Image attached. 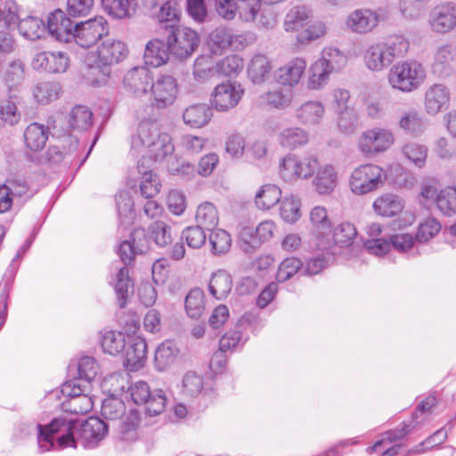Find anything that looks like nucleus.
<instances>
[{"label":"nucleus","instance_id":"59","mask_svg":"<svg viewBox=\"0 0 456 456\" xmlns=\"http://www.w3.org/2000/svg\"><path fill=\"white\" fill-rule=\"evenodd\" d=\"M181 240L186 242L191 248H200L206 242V234L201 226L186 227L181 234Z\"/></svg>","mask_w":456,"mask_h":456},{"label":"nucleus","instance_id":"61","mask_svg":"<svg viewBox=\"0 0 456 456\" xmlns=\"http://www.w3.org/2000/svg\"><path fill=\"white\" fill-rule=\"evenodd\" d=\"M98 364L94 358L91 356H84L79 359L77 363V374L80 380L87 385L95 378L98 372Z\"/></svg>","mask_w":456,"mask_h":456},{"label":"nucleus","instance_id":"17","mask_svg":"<svg viewBox=\"0 0 456 456\" xmlns=\"http://www.w3.org/2000/svg\"><path fill=\"white\" fill-rule=\"evenodd\" d=\"M48 33L60 42H71L75 25L66 13L57 9L51 12L47 19Z\"/></svg>","mask_w":456,"mask_h":456},{"label":"nucleus","instance_id":"16","mask_svg":"<svg viewBox=\"0 0 456 456\" xmlns=\"http://www.w3.org/2000/svg\"><path fill=\"white\" fill-rule=\"evenodd\" d=\"M151 91L153 95V104L158 109H164L171 105L177 94L175 79L168 75L161 76L155 82L152 81Z\"/></svg>","mask_w":456,"mask_h":456},{"label":"nucleus","instance_id":"13","mask_svg":"<svg viewBox=\"0 0 456 456\" xmlns=\"http://www.w3.org/2000/svg\"><path fill=\"white\" fill-rule=\"evenodd\" d=\"M70 60L67 53L40 52L37 53L31 62L34 69L48 73H64L69 67Z\"/></svg>","mask_w":456,"mask_h":456},{"label":"nucleus","instance_id":"48","mask_svg":"<svg viewBox=\"0 0 456 456\" xmlns=\"http://www.w3.org/2000/svg\"><path fill=\"white\" fill-rule=\"evenodd\" d=\"M103 7L116 18L130 17L135 12L134 0H102Z\"/></svg>","mask_w":456,"mask_h":456},{"label":"nucleus","instance_id":"32","mask_svg":"<svg viewBox=\"0 0 456 456\" xmlns=\"http://www.w3.org/2000/svg\"><path fill=\"white\" fill-rule=\"evenodd\" d=\"M20 34L26 39L34 41L43 37L47 31V26L45 22L37 17L28 16L18 22Z\"/></svg>","mask_w":456,"mask_h":456},{"label":"nucleus","instance_id":"52","mask_svg":"<svg viewBox=\"0 0 456 456\" xmlns=\"http://www.w3.org/2000/svg\"><path fill=\"white\" fill-rule=\"evenodd\" d=\"M214 69L219 75L235 77L242 70L243 61L238 55L232 54L218 61Z\"/></svg>","mask_w":456,"mask_h":456},{"label":"nucleus","instance_id":"53","mask_svg":"<svg viewBox=\"0 0 456 456\" xmlns=\"http://www.w3.org/2000/svg\"><path fill=\"white\" fill-rule=\"evenodd\" d=\"M356 235V228L353 224L348 222H344L338 224L332 233L335 244L341 248L352 245Z\"/></svg>","mask_w":456,"mask_h":456},{"label":"nucleus","instance_id":"60","mask_svg":"<svg viewBox=\"0 0 456 456\" xmlns=\"http://www.w3.org/2000/svg\"><path fill=\"white\" fill-rule=\"evenodd\" d=\"M140 425V414L135 410H131L120 426V433L124 440H134L137 438L136 430Z\"/></svg>","mask_w":456,"mask_h":456},{"label":"nucleus","instance_id":"8","mask_svg":"<svg viewBox=\"0 0 456 456\" xmlns=\"http://www.w3.org/2000/svg\"><path fill=\"white\" fill-rule=\"evenodd\" d=\"M128 53V48L123 41L107 38L98 47L95 66L103 75L109 76L110 67L124 61Z\"/></svg>","mask_w":456,"mask_h":456},{"label":"nucleus","instance_id":"39","mask_svg":"<svg viewBox=\"0 0 456 456\" xmlns=\"http://www.w3.org/2000/svg\"><path fill=\"white\" fill-rule=\"evenodd\" d=\"M196 222L198 226L206 230H213L216 227L219 221V216L216 206L211 202L200 204L196 211Z\"/></svg>","mask_w":456,"mask_h":456},{"label":"nucleus","instance_id":"3","mask_svg":"<svg viewBox=\"0 0 456 456\" xmlns=\"http://www.w3.org/2000/svg\"><path fill=\"white\" fill-rule=\"evenodd\" d=\"M426 72L423 66L415 61L398 62L388 74L390 85L403 92L416 90L424 81Z\"/></svg>","mask_w":456,"mask_h":456},{"label":"nucleus","instance_id":"42","mask_svg":"<svg viewBox=\"0 0 456 456\" xmlns=\"http://www.w3.org/2000/svg\"><path fill=\"white\" fill-rule=\"evenodd\" d=\"M314 185L319 194L330 193L337 185V174L330 165L322 167L316 174Z\"/></svg>","mask_w":456,"mask_h":456},{"label":"nucleus","instance_id":"31","mask_svg":"<svg viewBox=\"0 0 456 456\" xmlns=\"http://www.w3.org/2000/svg\"><path fill=\"white\" fill-rule=\"evenodd\" d=\"M179 11L173 5L171 2L162 3L157 13L159 20L158 31L160 35L177 27L179 24Z\"/></svg>","mask_w":456,"mask_h":456},{"label":"nucleus","instance_id":"33","mask_svg":"<svg viewBox=\"0 0 456 456\" xmlns=\"http://www.w3.org/2000/svg\"><path fill=\"white\" fill-rule=\"evenodd\" d=\"M142 323L143 330L151 334H166L176 330L172 315H143Z\"/></svg>","mask_w":456,"mask_h":456},{"label":"nucleus","instance_id":"45","mask_svg":"<svg viewBox=\"0 0 456 456\" xmlns=\"http://www.w3.org/2000/svg\"><path fill=\"white\" fill-rule=\"evenodd\" d=\"M281 198V189L274 184H265L256 193L255 202L260 209H270L275 206Z\"/></svg>","mask_w":456,"mask_h":456},{"label":"nucleus","instance_id":"62","mask_svg":"<svg viewBox=\"0 0 456 456\" xmlns=\"http://www.w3.org/2000/svg\"><path fill=\"white\" fill-rule=\"evenodd\" d=\"M209 242L215 255H223L230 249L232 239L226 231L218 229L210 233Z\"/></svg>","mask_w":456,"mask_h":456},{"label":"nucleus","instance_id":"50","mask_svg":"<svg viewBox=\"0 0 456 456\" xmlns=\"http://www.w3.org/2000/svg\"><path fill=\"white\" fill-rule=\"evenodd\" d=\"M125 403L115 396H109L102 401L101 414L105 419L117 420L124 416Z\"/></svg>","mask_w":456,"mask_h":456},{"label":"nucleus","instance_id":"1","mask_svg":"<svg viewBox=\"0 0 456 456\" xmlns=\"http://www.w3.org/2000/svg\"><path fill=\"white\" fill-rule=\"evenodd\" d=\"M38 446L47 452L54 446L53 436L57 435L59 448L77 447L80 442L85 448H94L108 434V425L99 417H89L79 427L72 420L54 419L47 426L38 425Z\"/></svg>","mask_w":456,"mask_h":456},{"label":"nucleus","instance_id":"29","mask_svg":"<svg viewBox=\"0 0 456 456\" xmlns=\"http://www.w3.org/2000/svg\"><path fill=\"white\" fill-rule=\"evenodd\" d=\"M272 69L268 58L261 53L255 54L248 66V75L254 83L260 85L270 77Z\"/></svg>","mask_w":456,"mask_h":456},{"label":"nucleus","instance_id":"36","mask_svg":"<svg viewBox=\"0 0 456 456\" xmlns=\"http://www.w3.org/2000/svg\"><path fill=\"white\" fill-rule=\"evenodd\" d=\"M20 98L16 94H10L7 98L0 100V119L8 125L17 124L21 118L18 110Z\"/></svg>","mask_w":456,"mask_h":456},{"label":"nucleus","instance_id":"56","mask_svg":"<svg viewBox=\"0 0 456 456\" xmlns=\"http://www.w3.org/2000/svg\"><path fill=\"white\" fill-rule=\"evenodd\" d=\"M300 200L295 197H286L281 204V216L289 224L296 223L300 217Z\"/></svg>","mask_w":456,"mask_h":456},{"label":"nucleus","instance_id":"40","mask_svg":"<svg viewBox=\"0 0 456 456\" xmlns=\"http://www.w3.org/2000/svg\"><path fill=\"white\" fill-rule=\"evenodd\" d=\"M61 94V86L57 82H41L33 89L36 101L43 105L56 101Z\"/></svg>","mask_w":456,"mask_h":456},{"label":"nucleus","instance_id":"55","mask_svg":"<svg viewBox=\"0 0 456 456\" xmlns=\"http://www.w3.org/2000/svg\"><path fill=\"white\" fill-rule=\"evenodd\" d=\"M303 268V262L297 257H287L280 264L276 279L278 282H285Z\"/></svg>","mask_w":456,"mask_h":456},{"label":"nucleus","instance_id":"44","mask_svg":"<svg viewBox=\"0 0 456 456\" xmlns=\"http://www.w3.org/2000/svg\"><path fill=\"white\" fill-rule=\"evenodd\" d=\"M69 127L74 130L85 131L93 124V112L84 105H76L69 115Z\"/></svg>","mask_w":456,"mask_h":456},{"label":"nucleus","instance_id":"23","mask_svg":"<svg viewBox=\"0 0 456 456\" xmlns=\"http://www.w3.org/2000/svg\"><path fill=\"white\" fill-rule=\"evenodd\" d=\"M178 354L179 348L174 340L167 339L160 343L157 346L154 354V366L156 370L159 371L167 370L175 363Z\"/></svg>","mask_w":456,"mask_h":456},{"label":"nucleus","instance_id":"49","mask_svg":"<svg viewBox=\"0 0 456 456\" xmlns=\"http://www.w3.org/2000/svg\"><path fill=\"white\" fill-rule=\"evenodd\" d=\"M93 400L86 394L75 396L74 398H68L61 403L63 411L76 415L87 413L93 409Z\"/></svg>","mask_w":456,"mask_h":456},{"label":"nucleus","instance_id":"18","mask_svg":"<svg viewBox=\"0 0 456 456\" xmlns=\"http://www.w3.org/2000/svg\"><path fill=\"white\" fill-rule=\"evenodd\" d=\"M379 22L378 14L370 9H360L353 12L346 20V26L355 33L371 31Z\"/></svg>","mask_w":456,"mask_h":456},{"label":"nucleus","instance_id":"5","mask_svg":"<svg viewBox=\"0 0 456 456\" xmlns=\"http://www.w3.org/2000/svg\"><path fill=\"white\" fill-rule=\"evenodd\" d=\"M162 36L167 41L171 54L180 60L191 56L200 44L196 31L179 25Z\"/></svg>","mask_w":456,"mask_h":456},{"label":"nucleus","instance_id":"35","mask_svg":"<svg viewBox=\"0 0 456 456\" xmlns=\"http://www.w3.org/2000/svg\"><path fill=\"white\" fill-rule=\"evenodd\" d=\"M47 139V130L39 123L28 125L24 132L26 146L33 151H41L45 146Z\"/></svg>","mask_w":456,"mask_h":456},{"label":"nucleus","instance_id":"47","mask_svg":"<svg viewBox=\"0 0 456 456\" xmlns=\"http://www.w3.org/2000/svg\"><path fill=\"white\" fill-rule=\"evenodd\" d=\"M150 238L160 248L167 247L172 242V228L163 221L152 223L148 229Z\"/></svg>","mask_w":456,"mask_h":456},{"label":"nucleus","instance_id":"64","mask_svg":"<svg viewBox=\"0 0 456 456\" xmlns=\"http://www.w3.org/2000/svg\"><path fill=\"white\" fill-rule=\"evenodd\" d=\"M236 12L245 21L254 20L260 11L262 0H234Z\"/></svg>","mask_w":456,"mask_h":456},{"label":"nucleus","instance_id":"20","mask_svg":"<svg viewBox=\"0 0 456 456\" xmlns=\"http://www.w3.org/2000/svg\"><path fill=\"white\" fill-rule=\"evenodd\" d=\"M147 360V344L143 338L136 337L125 353V365L132 371L142 369Z\"/></svg>","mask_w":456,"mask_h":456},{"label":"nucleus","instance_id":"43","mask_svg":"<svg viewBox=\"0 0 456 456\" xmlns=\"http://www.w3.org/2000/svg\"><path fill=\"white\" fill-rule=\"evenodd\" d=\"M438 210L445 216L456 215V187L447 186L442 189L436 197Z\"/></svg>","mask_w":456,"mask_h":456},{"label":"nucleus","instance_id":"41","mask_svg":"<svg viewBox=\"0 0 456 456\" xmlns=\"http://www.w3.org/2000/svg\"><path fill=\"white\" fill-rule=\"evenodd\" d=\"M310 22V13L304 6H296L286 14L283 27L289 31H298Z\"/></svg>","mask_w":456,"mask_h":456},{"label":"nucleus","instance_id":"38","mask_svg":"<svg viewBox=\"0 0 456 456\" xmlns=\"http://www.w3.org/2000/svg\"><path fill=\"white\" fill-rule=\"evenodd\" d=\"M101 345L104 353L118 355L126 348L125 335L122 331L106 330L102 333Z\"/></svg>","mask_w":456,"mask_h":456},{"label":"nucleus","instance_id":"19","mask_svg":"<svg viewBox=\"0 0 456 456\" xmlns=\"http://www.w3.org/2000/svg\"><path fill=\"white\" fill-rule=\"evenodd\" d=\"M433 30L446 33L456 26V12L452 5L437 6L433 10L429 19Z\"/></svg>","mask_w":456,"mask_h":456},{"label":"nucleus","instance_id":"26","mask_svg":"<svg viewBox=\"0 0 456 456\" xmlns=\"http://www.w3.org/2000/svg\"><path fill=\"white\" fill-rule=\"evenodd\" d=\"M305 69V61L302 58H295L280 68L278 82L284 86H293L298 84Z\"/></svg>","mask_w":456,"mask_h":456},{"label":"nucleus","instance_id":"21","mask_svg":"<svg viewBox=\"0 0 456 456\" xmlns=\"http://www.w3.org/2000/svg\"><path fill=\"white\" fill-rule=\"evenodd\" d=\"M171 54L167 41L165 43L160 39H152L145 46L143 59L146 65L154 68L165 64Z\"/></svg>","mask_w":456,"mask_h":456},{"label":"nucleus","instance_id":"46","mask_svg":"<svg viewBox=\"0 0 456 456\" xmlns=\"http://www.w3.org/2000/svg\"><path fill=\"white\" fill-rule=\"evenodd\" d=\"M129 271L126 266H123L117 273V283L115 291L118 305L123 308L126 305L129 296L133 293V286L129 279Z\"/></svg>","mask_w":456,"mask_h":456},{"label":"nucleus","instance_id":"58","mask_svg":"<svg viewBox=\"0 0 456 456\" xmlns=\"http://www.w3.org/2000/svg\"><path fill=\"white\" fill-rule=\"evenodd\" d=\"M25 78L24 64L21 61H12L5 72L4 81L6 86L12 90L20 86Z\"/></svg>","mask_w":456,"mask_h":456},{"label":"nucleus","instance_id":"14","mask_svg":"<svg viewBox=\"0 0 456 456\" xmlns=\"http://www.w3.org/2000/svg\"><path fill=\"white\" fill-rule=\"evenodd\" d=\"M153 81V74L146 67L137 66L129 69L123 78L124 88L134 96L148 93Z\"/></svg>","mask_w":456,"mask_h":456},{"label":"nucleus","instance_id":"28","mask_svg":"<svg viewBox=\"0 0 456 456\" xmlns=\"http://www.w3.org/2000/svg\"><path fill=\"white\" fill-rule=\"evenodd\" d=\"M403 201L397 195L386 193L379 197L373 203L374 211L382 216H395L402 212Z\"/></svg>","mask_w":456,"mask_h":456},{"label":"nucleus","instance_id":"4","mask_svg":"<svg viewBox=\"0 0 456 456\" xmlns=\"http://www.w3.org/2000/svg\"><path fill=\"white\" fill-rule=\"evenodd\" d=\"M387 180L385 170L374 164H364L354 168L349 186L355 195H365L381 188Z\"/></svg>","mask_w":456,"mask_h":456},{"label":"nucleus","instance_id":"10","mask_svg":"<svg viewBox=\"0 0 456 456\" xmlns=\"http://www.w3.org/2000/svg\"><path fill=\"white\" fill-rule=\"evenodd\" d=\"M244 90L237 83H222L217 85L211 94V105L217 111H228L240 102Z\"/></svg>","mask_w":456,"mask_h":456},{"label":"nucleus","instance_id":"22","mask_svg":"<svg viewBox=\"0 0 456 456\" xmlns=\"http://www.w3.org/2000/svg\"><path fill=\"white\" fill-rule=\"evenodd\" d=\"M363 57L366 67L373 71L383 70L393 62L382 42L370 45Z\"/></svg>","mask_w":456,"mask_h":456},{"label":"nucleus","instance_id":"2","mask_svg":"<svg viewBox=\"0 0 456 456\" xmlns=\"http://www.w3.org/2000/svg\"><path fill=\"white\" fill-rule=\"evenodd\" d=\"M132 147L149 149L156 160L171 155L175 150L171 136L160 133L158 124L151 120H143L139 124L137 134L132 138Z\"/></svg>","mask_w":456,"mask_h":456},{"label":"nucleus","instance_id":"57","mask_svg":"<svg viewBox=\"0 0 456 456\" xmlns=\"http://www.w3.org/2000/svg\"><path fill=\"white\" fill-rule=\"evenodd\" d=\"M311 75L308 80V86L313 90L319 89L327 83L331 71L322 63L321 59L317 60L310 69Z\"/></svg>","mask_w":456,"mask_h":456},{"label":"nucleus","instance_id":"30","mask_svg":"<svg viewBox=\"0 0 456 456\" xmlns=\"http://www.w3.org/2000/svg\"><path fill=\"white\" fill-rule=\"evenodd\" d=\"M399 126L408 134L419 135L426 128V120L419 110L411 108L402 114L399 119Z\"/></svg>","mask_w":456,"mask_h":456},{"label":"nucleus","instance_id":"25","mask_svg":"<svg viewBox=\"0 0 456 456\" xmlns=\"http://www.w3.org/2000/svg\"><path fill=\"white\" fill-rule=\"evenodd\" d=\"M232 275L225 270L215 272L209 280V293L217 300L225 299L232 289Z\"/></svg>","mask_w":456,"mask_h":456},{"label":"nucleus","instance_id":"11","mask_svg":"<svg viewBox=\"0 0 456 456\" xmlns=\"http://www.w3.org/2000/svg\"><path fill=\"white\" fill-rule=\"evenodd\" d=\"M66 116L61 111L53 113L47 118L46 130L53 138L62 142L61 146L65 151H74L78 146V140L71 134V127L69 122L66 124Z\"/></svg>","mask_w":456,"mask_h":456},{"label":"nucleus","instance_id":"37","mask_svg":"<svg viewBox=\"0 0 456 456\" xmlns=\"http://www.w3.org/2000/svg\"><path fill=\"white\" fill-rule=\"evenodd\" d=\"M308 139V133L300 127L285 128L279 134L280 144L289 150L304 146Z\"/></svg>","mask_w":456,"mask_h":456},{"label":"nucleus","instance_id":"54","mask_svg":"<svg viewBox=\"0 0 456 456\" xmlns=\"http://www.w3.org/2000/svg\"><path fill=\"white\" fill-rule=\"evenodd\" d=\"M337 126L345 134H354L359 127V117L354 109L338 112Z\"/></svg>","mask_w":456,"mask_h":456},{"label":"nucleus","instance_id":"63","mask_svg":"<svg viewBox=\"0 0 456 456\" xmlns=\"http://www.w3.org/2000/svg\"><path fill=\"white\" fill-rule=\"evenodd\" d=\"M387 53L390 55L392 61L395 58L403 56L410 46V44L406 38L403 36H394L389 37L386 42H382Z\"/></svg>","mask_w":456,"mask_h":456},{"label":"nucleus","instance_id":"27","mask_svg":"<svg viewBox=\"0 0 456 456\" xmlns=\"http://www.w3.org/2000/svg\"><path fill=\"white\" fill-rule=\"evenodd\" d=\"M324 106L320 102L309 101L302 104L296 110L297 119L305 125H317L324 115Z\"/></svg>","mask_w":456,"mask_h":456},{"label":"nucleus","instance_id":"7","mask_svg":"<svg viewBox=\"0 0 456 456\" xmlns=\"http://www.w3.org/2000/svg\"><path fill=\"white\" fill-rule=\"evenodd\" d=\"M318 167V159L314 155L299 157L289 154L280 163V175L285 181L307 179L314 174Z\"/></svg>","mask_w":456,"mask_h":456},{"label":"nucleus","instance_id":"34","mask_svg":"<svg viewBox=\"0 0 456 456\" xmlns=\"http://www.w3.org/2000/svg\"><path fill=\"white\" fill-rule=\"evenodd\" d=\"M232 44V33L224 27L214 29L208 36V47L209 52L215 55H220Z\"/></svg>","mask_w":456,"mask_h":456},{"label":"nucleus","instance_id":"51","mask_svg":"<svg viewBox=\"0 0 456 456\" xmlns=\"http://www.w3.org/2000/svg\"><path fill=\"white\" fill-rule=\"evenodd\" d=\"M331 73L341 70L346 64V56L337 48H325L320 58Z\"/></svg>","mask_w":456,"mask_h":456},{"label":"nucleus","instance_id":"15","mask_svg":"<svg viewBox=\"0 0 456 456\" xmlns=\"http://www.w3.org/2000/svg\"><path fill=\"white\" fill-rule=\"evenodd\" d=\"M451 101L450 89L444 84H434L424 94V109L428 115L436 116L448 110Z\"/></svg>","mask_w":456,"mask_h":456},{"label":"nucleus","instance_id":"6","mask_svg":"<svg viewBox=\"0 0 456 456\" xmlns=\"http://www.w3.org/2000/svg\"><path fill=\"white\" fill-rule=\"evenodd\" d=\"M131 399L135 404H144L146 414L157 416L162 413L167 403V397L163 390L151 391L144 381H136L128 387Z\"/></svg>","mask_w":456,"mask_h":456},{"label":"nucleus","instance_id":"24","mask_svg":"<svg viewBox=\"0 0 456 456\" xmlns=\"http://www.w3.org/2000/svg\"><path fill=\"white\" fill-rule=\"evenodd\" d=\"M212 116V110L208 104L196 103L184 110L183 119L186 125L200 128L208 124Z\"/></svg>","mask_w":456,"mask_h":456},{"label":"nucleus","instance_id":"9","mask_svg":"<svg viewBox=\"0 0 456 456\" xmlns=\"http://www.w3.org/2000/svg\"><path fill=\"white\" fill-rule=\"evenodd\" d=\"M107 34V21L102 16H99L84 22L76 23L72 40L83 48H89Z\"/></svg>","mask_w":456,"mask_h":456},{"label":"nucleus","instance_id":"12","mask_svg":"<svg viewBox=\"0 0 456 456\" xmlns=\"http://www.w3.org/2000/svg\"><path fill=\"white\" fill-rule=\"evenodd\" d=\"M394 143L390 130L373 128L364 132L359 139V148L364 154H377L387 151Z\"/></svg>","mask_w":456,"mask_h":456}]
</instances>
